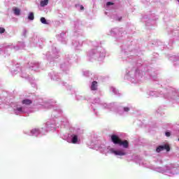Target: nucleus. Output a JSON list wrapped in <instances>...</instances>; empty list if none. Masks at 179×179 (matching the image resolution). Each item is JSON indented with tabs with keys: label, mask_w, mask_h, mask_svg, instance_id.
<instances>
[{
	"label": "nucleus",
	"mask_w": 179,
	"mask_h": 179,
	"mask_svg": "<svg viewBox=\"0 0 179 179\" xmlns=\"http://www.w3.org/2000/svg\"><path fill=\"white\" fill-rule=\"evenodd\" d=\"M163 150H166V152H170V145L165 144L164 145L158 146L156 149V152L157 153H160V152H163Z\"/></svg>",
	"instance_id": "nucleus-1"
},
{
	"label": "nucleus",
	"mask_w": 179,
	"mask_h": 179,
	"mask_svg": "<svg viewBox=\"0 0 179 179\" xmlns=\"http://www.w3.org/2000/svg\"><path fill=\"white\" fill-rule=\"evenodd\" d=\"M111 141L115 145H120L121 143V138H120V137H118L117 135H112Z\"/></svg>",
	"instance_id": "nucleus-2"
},
{
	"label": "nucleus",
	"mask_w": 179,
	"mask_h": 179,
	"mask_svg": "<svg viewBox=\"0 0 179 179\" xmlns=\"http://www.w3.org/2000/svg\"><path fill=\"white\" fill-rule=\"evenodd\" d=\"M119 145L120 146H123L124 149H128L129 146V143L127 140H124V141L121 140Z\"/></svg>",
	"instance_id": "nucleus-3"
},
{
	"label": "nucleus",
	"mask_w": 179,
	"mask_h": 179,
	"mask_svg": "<svg viewBox=\"0 0 179 179\" xmlns=\"http://www.w3.org/2000/svg\"><path fill=\"white\" fill-rule=\"evenodd\" d=\"M91 90H97V81H93L91 85Z\"/></svg>",
	"instance_id": "nucleus-4"
},
{
	"label": "nucleus",
	"mask_w": 179,
	"mask_h": 179,
	"mask_svg": "<svg viewBox=\"0 0 179 179\" xmlns=\"http://www.w3.org/2000/svg\"><path fill=\"white\" fill-rule=\"evenodd\" d=\"M113 153H114V155H116V156H125V152L122 151L114 150Z\"/></svg>",
	"instance_id": "nucleus-5"
},
{
	"label": "nucleus",
	"mask_w": 179,
	"mask_h": 179,
	"mask_svg": "<svg viewBox=\"0 0 179 179\" xmlns=\"http://www.w3.org/2000/svg\"><path fill=\"white\" fill-rule=\"evenodd\" d=\"M31 103H33V101H31L30 99H24L22 101V104H26V106H30Z\"/></svg>",
	"instance_id": "nucleus-6"
},
{
	"label": "nucleus",
	"mask_w": 179,
	"mask_h": 179,
	"mask_svg": "<svg viewBox=\"0 0 179 179\" xmlns=\"http://www.w3.org/2000/svg\"><path fill=\"white\" fill-rule=\"evenodd\" d=\"M71 142H72V143H78V136L73 135Z\"/></svg>",
	"instance_id": "nucleus-7"
},
{
	"label": "nucleus",
	"mask_w": 179,
	"mask_h": 179,
	"mask_svg": "<svg viewBox=\"0 0 179 179\" xmlns=\"http://www.w3.org/2000/svg\"><path fill=\"white\" fill-rule=\"evenodd\" d=\"M48 5V0H43L41 1V6H45Z\"/></svg>",
	"instance_id": "nucleus-8"
},
{
	"label": "nucleus",
	"mask_w": 179,
	"mask_h": 179,
	"mask_svg": "<svg viewBox=\"0 0 179 179\" xmlns=\"http://www.w3.org/2000/svg\"><path fill=\"white\" fill-rule=\"evenodd\" d=\"M29 20H34V13H30L28 16Z\"/></svg>",
	"instance_id": "nucleus-9"
},
{
	"label": "nucleus",
	"mask_w": 179,
	"mask_h": 179,
	"mask_svg": "<svg viewBox=\"0 0 179 179\" xmlns=\"http://www.w3.org/2000/svg\"><path fill=\"white\" fill-rule=\"evenodd\" d=\"M15 15H17V16H19L20 15V10L17 8H15L14 10Z\"/></svg>",
	"instance_id": "nucleus-10"
},
{
	"label": "nucleus",
	"mask_w": 179,
	"mask_h": 179,
	"mask_svg": "<svg viewBox=\"0 0 179 179\" xmlns=\"http://www.w3.org/2000/svg\"><path fill=\"white\" fill-rule=\"evenodd\" d=\"M41 22L43 24H48L47 20H45V18L44 17H41Z\"/></svg>",
	"instance_id": "nucleus-11"
},
{
	"label": "nucleus",
	"mask_w": 179,
	"mask_h": 179,
	"mask_svg": "<svg viewBox=\"0 0 179 179\" xmlns=\"http://www.w3.org/2000/svg\"><path fill=\"white\" fill-rule=\"evenodd\" d=\"M5 33V28L0 27V34Z\"/></svg>",
	"instance_id": "nucleus-12"
},
{
	"label": "nucleus",
	"mask_w": 179,
	"mask_h": 179,
	"mask_svg": "<svg viewBox=\"0 0 179 179\" xmlns=\"http://www.w3.org/2000/svg\"><path fill=\"white\" fill-rule=\"evenodd\" d=\"M106 5H107V6H111V5H114V3H113V2H107L106 3Z\"/></svg>",
	"instance_id": "nucleus-13"
},
{
	"label": "nucleus",
	"mask_w": 179,
	"mask_h": 179,
	"mask_svg": "<svg viewBox=\"0 0 179 179\" xmlns=\"http://www.w3.org/2000/svg\"><path fill=\"white\" fill-rule=\"evenodd\" d=\"M124 111H126V113H128V111H129V108H128V107H124Z\"/></svg>",
	"instance_id": "nucleus-14"
},
{
	"label": "nucleus",
	"mask_w": 179,
	"mask_h": 179,
	"mask_svg": "<svg viewBox=\"0 0 179 179\" xmlns=\"http://www.w3.org/2000/svg\"><path fill=\"white\" fill-rule=\"evenodd\" d=\"M165 135H166V136H170V135H171V134L170 133V131H166V133H165Z\"/></svg>",
	"instance_id": "nucleus-15"
},
{
	"label": "nucleus",
	"mask_w": 179,
	"mask_h": 179,
	"mask_svg": "<svg viewBox=\"0 0 179 179\" xmlns=\"http://www.w3.org/2000/svg\"><path fill=\"white\" fill-rule=\"evenodd\" d=\"M17 111L22 112V108L20 107L17 108Z\"/></svg>",
	"instance_id": "nucleus-16"
},
{
	"label": "nucleus",
	"mask_w": 179,
	"mask_h": 179,
	"mask_svg": "<svg viewBox=\"0 0 179 179\" xmlns=\"http://www.w3.org/2000/svg\"><path fill=\"white\" fill-rule=\"evenodd\" d=\"M85 7H83V6H80V10H84Z\"/></svg>",
	"instance_id": "nucleus-17"
},
{
	"label": "nucleus",
	"mask_w": 179,
	"mask_h": 179,
	"mask_svg": "<svg viewBox=\"0 0 179 179\" xmlns=\"http://www.w3.org/2000/svg\"><path fill=\"white\" fill-rule=\"evenodd\" d=\"M119 20H121V18H120Z\"/></svg>",
	"instance_id": "nucleus-18"
},
{
	"label": "nucleus",
	"mask_w": 179,
	"mask_h": 179,
	"mask_svg": "<svg viewBox=\"0 0 179 179\" xmlns=\"http://www.w3.org/2000/svg\"><path fill=\"white\" fill-rule=\"evenodd\" d=\"M178 2H179V0H178Z\"/></svg>",
	"instance_id": "nucleus-19"
}]
</instances>
